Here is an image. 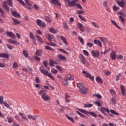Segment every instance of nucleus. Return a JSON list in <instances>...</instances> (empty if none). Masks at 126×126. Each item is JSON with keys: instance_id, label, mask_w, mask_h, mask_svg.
<instances>
[{"instance_id": "60", "label": "nucleus", "mask_w": 126, "mask_h": 126, "mask_svg": "<svg viewBox=\"0 0 126 126\" xmlns=\"http://www.w3.org/2000/svg\"><path fill=\"white\" fill-rule=\"evenodd\" d=\"M63 24L64 28H65V29H66V30H68V27L67 26V24H66V23L64 22Z\"/></svg>"}, {"instance_id": "50", "label": "nucleus", "mask_w": 126, "mask_h": 126, "mask_svg": "<svg viewBox=\"0 0 126 126\" xmlns=\"http://www.w3.org/2000/svg\"><path fill=\"white\" fill-rule=\"evenodd\" d=\"M87 46L88 47H89V48H92V47H93L94 46V44L92 43L87 42Z\"/></svg>"}, {"instance_id": "4", "label": "nucleus", "mask_w": 126, "mask_h": 126, "mask_svg": "<svg viewBox=\"0 0 126 126\" xmlns=\"http://www.w3.org/2000/svg\"><path fill=\"white\" fill-rule=\"evenodd\" d=\"M36 24L41 28H44V27L46 26V24H45V23H44L43 22H42V21L40 19L37 20Z\"/></svg>"}, {"instance_id": "10", "label": "nucleus", "mask_w": 126, "mask_h": 126, "mask_svg": "<svg viewBox=\"0 0 126 126\" xmlns=\"http://www.w3.org/2000/svg\"><path fill=\"white\" fill-rule=\"evenodd\" d=\"M6 35L8 37H10L12 39H14V38H15V34H14V33H12V32H6Z\"/></svg>"}, {"instance_id": "45", "label": "nucleus", "mask_w": 126, "mask_h": 126, "mask_svg": "<svg viewBox=\"0 0 126 126\" xmlns=\"http://www.w3.org/2000/svg\"><path fill=\"white\" fill-rule=\"evenodd\" d=\"M96 81L97 82H99L100 83H103V81H102V79L101 78L99 77L98 76H97L96 78Z\"/></svg>"}, {"instance_id": "22", "label": "nucleus", "mask_w": 126, "mask_h": 126, "mask_svg": "<svg viewBox=\"0 0 126 126\" xmlns=\"http://www.w3.org/2000/svg\"><path fill=\"white\" fill-rule=\"evenodd\" d=\"M62 82L63 85L66 86L68 84V80L66 79H62Z\"/></svg>"}, {"instance_id": "59", "label": "nucleus", "mask_w": 126, "mask_h": 126, "mask_svg": "<svg viewBox=\"0 0 126 126\" xmlns=\"http://www.w3.org/2000/svg\"><path fill=\"white\" fill-rule=\"evenodd\" d=\"M94 103V104H96V105L99 107H102V104L100 101H95Z\"/></svg>"}, {"instance_id": "2", "label": "nucleus", "mask_w": 126, "mask_h": 126, "mask_svg": "<svg viewBox=\"0 0 126 126\" xmlns=\"http://www.w3.org/2000/svg\"><path fill=\"white\" fill-rule=\"evenodd\" d=\"M78 110L81 112V113H83V114H85V115H87V116H92V117H94V118H96L97 117V114L95 113L94 112H91V111H88L84 109H79Z\"/></svg>"}, {"instance_id": "7", "label": "nucleus", "mask_w": 126, "mask_h": 126, "mask_svg": "<svg viewBox=\"0 0 126 126\" xmlns=\"http://www.w3.org/2000/svg\"><path fill=\"white\" fill-rule=\"evenodd\" d=\"M100 111L102 112V113L105 115V116L107 115V113H106H106H108V114L110 113V110H109V109L106 108L105 107H101L100 108Z\"/></svg>"}, {"instance_id": "28", "label": "nucleus", "mask_w": 126, "mask_h": 126, "mask_svg": "<svg viewBox=\"0 0 126 126\" xmlns=\"http://www.w3.org/2000/svg\"><path fill=\"white\" fill-rule=\"evenodd\" d=\"M49 65L50 66H54L55 65V64H57V62L54 61L52 60H50L49 61Z\"/></svg>"}, {"instance_id": "58", "label": "nucleus", "mask_w": 126, "mask_h": 126, "mask_svg": "<svg viewBox=\"0 0 126 126\" xmlns=\"http://www.w3.org/2000/svg\"><path fill=\"white\" fill-rule=\"evenodd\" d=\"M99 39H100V40L101 41V42H103V43H105V42H106V38L105 37H99Z\"/></svg>"}, {"instance_id": "16", "label": "nucleus", "mask_w": 126, "mask_h": 126, "mask_svg": "<svg viewBox=\"0 0 126 126\" xmlns=\"http://www.w3.org/2000/svg\"><path fill=\"white\" fill-rule=\"evenodd\" d=\"M39 70L40 71H41V73H43V74H44V75H48V74H49V72H48V71H45L43 70V66H40L39 67Z\"/></svg>"}, {"instance_id": "47", "label": "nucleus", "mask_w": 126, "mask_h": 126, "mask_svg": "<svg viewBox=\"0 0 126 126\" xmlns=\"http://www.w3.org/2000/svg\"><path fill=\"white\" fill-rule=\"evenodd\" d=\"M76 113L78 114V115H79V116H81V118H85V115H84V114H83L82 113L79 112V111H76Z\"/></svg>"}, {"instance_id": "48", "label": "nucleus", "mask_w": 126, "mask_h": 126, "mask_svg": "<svg viewBox=\"0 0 126 126\" xmlns=\"http://www.w3.org/2000/svg\"><path fill=\"white\" fill-rule=\"evenodd\" d=\"M117 60H123V59H124V57L123 55L119 54L117 56Z\"/></svg>"}, {"instance_id": "49", "label": "nucleus", "mask_w": 126, "mask_h": 126, "mask_svg": "<svg viewBox=\"0 0 126 126\" xmlns=\"http://www.w3.org/2000/svg\"><path fill=\"white\" fill-rule=\"evenodd\" d=\"M93 96L97 97V98H98V99H102V96L99 94H94Z\"/></svg>"}, {"instance_id": "34", "label": "nucleus", "mask_w": 126, "mask_h": 126, "mask_svg": "<svg viewBox=\"0 0 126 126\" xmlns=\"http://www.w3.org/2000/svg\"><path fill=\"white\" fill-rule=\"evenodd\" d=\"M0 13H1L0 16L1 17H5L4 11H3V10H2V9H1V8H0Z\"/></svg>"}, {"instance_id": "32", "label": "nucleus", "mask_w": 126, "mask_h": 126, "mask_svg": "<svg viewBox=\"0 0 126 126\" xmlns=\"http://www.w3.org/2000/svg\"><path fill=\"white\" fill-rule=\"evenodd\" d=\"M60 39L61 40H62V41H63L64 44H65V45H67V43L66 42V39L65 38L64 36H60Z\"/></svg>"}, {"instance_id": "57", "label": "nucleus", "mask_w": 126, "mask_h": 126, "mask_svg": "<svg viewBox=\"0 0 126 126\" xmlns=\"http://www.w3.org/2000/svg\"><path fill=\"white\" fill-rule=\"evenodd\" d=\"M83 54L85 56H87V57H88L89 56V53H88V52H87V51L84 50L83 51Z\"/></svg>"}, {"instance_id": "43", "label": "nucleus", "mask_w": 126, "mask_h": 126, "mask_svg": "<svg viewBox=\"0 0 126 126\" xmlns=\"http://www.w3.org/2000/svg\"><path fill=\"white\" fill-rule=\"evenodd\" d=\"M78 39L79 40V41H80V43L82 44V45H84V40L83 39V38L79 36L78 37Z\"/></svg>"}, {"instance_id": "38", "label": "nucleus", "mask_w": 126, "mask_h": 126, "mask_svg": "<svg viewBox=\"0 0 126 126\" xmlns=\"http://www.w3.org/2000/svg\"><path fill=\"white\" fill-rule=\"evenodd\" d=\"M93 104L91 103H87L84 104V108H91V107H93Z\"/></svg>"}, {"instance_id": "36", "label": "nucleus", "mask_w": 126, "mask_h": 126, "mask_svg": "<svg viewBox=\"0 0 126 126\" xmlns=\"http://www.w3.org/2000/svg\"><path fill=\"white\" fill-rule=\"evenodd\" d=\"M82 91H83L84 93H81V94H86L87 93V91H88V89L86 87H84L83 89H82Z\"/></svg>"}, {"instance_id": "17", "label": "nucleus", "mask_w": 126, "mask_h": 126, "mask_svg": "<svg viewBox=\"0 0 126 126\" xmlns=\"http://www.w3.org/2000/svg\"><path fill=\"white\" fill-rule=\"evenodd\" d=\"M80 60H81V62L82 63H83V64H85L86 61H85V57H84V56L82 54L80 55Z\"/></svg>"}, {"instance_id": "18", "label": "nucleus", "mask_w": 126, "mask_h": 126, "mask_svg": "<svg viewBox=\"0 0 126 126\" xmlns=\"http://www.w3.org/2000/svg\"><path fill=\"white\" fill-rule=\"evenodd\" d=\"M23 54L24 55V56L26 57V58H27L29 60H31V58H30L29 54H28V52H27V51L23 50Z\"/></svg>"}, {"instance_id": "21", "label": "nucleus", "mask_w": 126, "mask_h": 126, "mask_svg": "<svg viewBox=\"0 0 126 126\" xmlns=\"http://www.w3.org/2000/svg\"><path fill=\"white\" fill-rule=\"evenodd\" d=\"M120 88L122 95H123V96H125V95H126V89H125V86L121 85Z\"/></svg>"}, {"instance_id": "12", "label": "nucleus", "mask_w": 126, "mask_h": 126, "mask_svg": "<svg viewBox=\"0 0 126 126\" xmlns=\"http://www.w3.org/2000/svg\"><path fill=\"white\" fill-rule=\"evenodd\" d=\"M77 25L79 30L81 31V32H84L85 29H84V27L83 26V25H82V24H81V23H78Z\"/></svg>"}, {"instance_id": "29", "label": "nucleus", "mask_w": 126, "mask_h": 126, "mask_svg": "<svg viewBox=\"0 0 126 126\" xmlns=\"http://www.w3.org/2000/svg\"><path fill=\"white\" fill-rule=\"evenodd\" d=\"M12 19L13 22H14V24H15V25H17V24H20V21L14 18H12Z\"/></svg>"}, {"instance_id": "54", "label": "nucleus", "mask_w": 126, "mask_h": 126, "mask_svg": "<svg viewBox=\"0 0 126 126\" xmlns=\"http://www.w3.org/2000/svg\"><path fill=\"white\" fill-rule=\"evenodd\" d=\"M118 14H119V15L123 16L124 17H126V14H125V13L123 12L122 11H119Z\"/></svg>"}, {"instance_id": "9", "label": "nucleus", "mask_w": 126, "mask_h": 126, "mask_svg": "<svg viewBox=\"0 0 126 126\" xmlns=\"http://www.w3.org/2000/svg\"><path fill=\"white\" fill-rule=\"evenodd\" d=\"M77 86L78 88H79V92H80V93H84V92H83V91H82V89H83V88L85 87L83 84L80 83H77Z\"/></svg>"}, {"instance_id": "13", "label": "nucleus", "mask_w": 126, "mask_h": 126, "mask_svg": "<svg viewBox=\"0 0 126 126\" xmlns=\"http://www.w3.org/2000/svg\"><path fill=\"white\" fill-rule=\"evenodd\" d=\"M45 37H46V38H47V39H48V41H49V42H52V41H53V39H54V38H55L54 35H53L51 34H48L45 35Z\"/></svg>"}, {"instance_id": "1", "label": "nucleus", "mask_w": 126, "mask_h": 126, "mask_svg": "<svg viewBox=\"0 0 126 126\" xmlns=\"http://www.w3.org/2000/svg\"><path fill=\"white\" fill-rule=\"evenodd\" d=\"M46 90L45 89H42L39 92L38 94L41 95V97L43 100H45V101H48L50 99V97L45 92Z\"/></svg>"}, {"instance_id": "14", "label": "nucleus", "mask_w": 126, "mask_h": 126, "mask_svg": "<svg viewBox=\"0 0 126 126\" xmlns=\"http://www.w3.org/2000/svg\"><path fill=\"white\" fill-rule=\"evenodd\" d=\"M8 43H10V44H12V45H16V46H17V45H20L19 42L15 40H13L12 39H9L8 40Z\"/></svg>"}, {"instance_id": "6", "label": "nucleus", "mask_w": 126, "mask_h": 126, "mask_svg": "<svg viewBox=\"0 0 126 126\" xmlns=\"http://www.w3.org/2000/svg\"><path fill=\"white\" fill-rule=\"evenodd\" d=\"M91 54H92V57L98 58L100 55V52H99V51L92 50Z\"/></svg>"}, {"instance_id": "41", "label": "nucleus", "mask_w": 126, "mask_h": 126, "mask_svg": "<svg viewBox=\"0 0 126 126\" xmlns=\"http://www.w3.org/2000/svg\"><path fill=\"white\" fill-rule=\"evenodd\" d=\"M29 35L31 39H32V40H35V36H34V34H33V32H30Z\"/></svg>"}, {"instance_id": "27", "label": "nucleus", "mask_w": 126, "mask_h": 126, "mask_svg": "<svg viewBox=\"0 0 126 126\" xmlns=\"http://www.w3.org/2000/svg\"><path fill=\"white\" fill-rule=\"evenodd\" d=\"M19 115H20V116H21V118L23 120H25V121L28 122V119H27V117L25 116V114H23L21 113H19Z\"/></svg>"}, {"instance_id": "56", "label": "nucleus", "mask_w": 126, "mask_h": 126, "mask_svg": "<svg viewBox=\"0 0 126 126\" xmlns=\"http://www.w3.org/2000/svg\"><path fill=\"white\" fill-rule=\"evenodd\" d=\"M58 70H56L55 69H51V72H52V73H53V74H56V73H58Z\"/></svg>"}, {"instance_id": "44", "label": "nucleus", "mask_w": 126, "mask_h": 126, "mask_svg": "<svg viewBox=\"0 0 126 126\" xmlns=\"http://www.w3.org/2000/svg\"><path fill=\"white\" fill-rule=\"evenodd\" d=\"M17 0V1H18V2H19V3L22 4V5H23V6H26V5L25 4V2H24L23 0Z\"/></svg>"}, {"instance_id": "51", "label": "nucleus", "mask_w": 126, "mask_h": 126, "mask_svg": "<svg viewBox=\"0 0 126 126\" xmlns=\"http://www.w3.org/2000/svg\"><path fill=\"white\" fill-rule=\"evenodd\" d=\"M122 73H120L116 76V81H119L120 80V77L121 76Z\"/></svg>"}, {"instance_id": "19", "label": "nucleus", "mask_w": 126, "mask_h": 126, "mask_svg": "<svg viewBox=\"0 0 126 126\" xmlns=\"http://www.w3.org/2000/svg\"><path fill=\"white\" fill-rule=\"evenodd\" d=\"M65 77L67 80H74V76L71 75L70 74H68L65 76Z\"/></svg>"}, {"instance_id": "33", "label": "nucleus", "mask_w": 126, "mask_h": 126, "mask_svg": "<svg viewBox=\"0 0 126 126\" xmlns=\"http://www.w3.org/2000/svg\"><path fill=\"white\" fill-rule=\"evenodd\" d=\"M58 51L59 52H61V53H63L64 54H65L66 55H69V53L68 52H66L64 49H63L62 48H60L58 49Z\"/></svg>"}, {"instance_id": "53", "label": "nucleus", "mask_w": 126, "mask_h": 126, "mask_svg": "<svg viewBox=\"0 0 126 126\" xmlns=\"http://www.w3.org/2000/svg\"><path fill=\"white\" fill-rule=\"evenodd\" d=\"M110 94H111V95H116V94L115 90H114L113 89H112L110 90Z\"/></svg>"}, {"instance_id": "46", "label": "nucleus", "mask_w": 126, "mask_h": 126, "mask_svg": "<svg viewBox=\"0 0 126 126\" xmlns=\"http://www.w3.org/2000/svg\"><path fill=\"white\" fill-rule=\"evenodd\" d=\"M36 37L37 39V41H38L39 43H43V40H42V39L39 35H36Z\"/></svg>"}, {"instance_id": "63", "label": "nucleus", "mask_w": 126, "mask_h": 126, "mask_svg": "<svg viewBox=\"0 0 126 126\" xmlns=\"http://www.w3.org/2000/svg\"><path fill=\"white\" fill-rule=\"evenodd\" d=\"M76 13H77V14H83V13H84V11L78 10L76 11Z\"/></svg>"}, {"instance_id": "31", "label": "nucleus", "mask_w": 126, "mask_h": 126, "mask_svg": "<svg viewBox=\"0 0 126 126\" xmlns=\"http://www.w3.org/2000/svg\"><path fill=\"white\" fill-rule=\"evenodd\" d=\"M66 118H67V120H68L70 122H71V123H74V120H73V118L69 117L68 115H65Z\"/></svg>"}, {"instance_id": "35", "label": "nucleus", "mask_w": 126, "mask_h": 126, "mask_svg": "<svg viewBox=\"0 0 126 126\" xmlns=\"http://www.w3.org/2000/svg\"><path fill=\"white\" fill-rule=\"evenodd\" d=\"M49 31L50 32H51V33H53V34H56V33L58 32V31H57V30L54 29V28H51L50 29Z\"/></svg>"}, {"instance_id": "20", "label": "nucleus", "mask_w": 126, "mask_h": 126, "mask_svg": "<svg viewBox=\"0 0 126 126\" xmlns=\"http://www.w3.org/2000/svg\"><path fill=\"white\" fill-rule=\"evenodd\" d=\"M9 56L6 53H0V58H3L4 59H8Z\"/></svg>"}, {"instance_id": "52", "label": "nucleus", "mask_w": 126, "mask_h": 126, "mask_svg": "<svg viewBox=\"0 0 126 126\" xmlns=\"http://www.w3.org/2000/svg\"><path fill=\"white\" fill-rule=\"evenodd\" d=\"M91 23L94 25V27H95V28H99V25H97V24H96V23H95L94 22H92Z\"/></svg>"}, {"instance_id": "55", "label": "nucleus", "mask_w": 126, "mask_h": 126, "mask_svg": "<svg viewBox=\"0 0 126 126\" xmlns=\"http://www.w3.org/2000/svg\"><path fill=\"white\" fill-rule=\"evenodd\" d=\"M47 76H48V77H49V78H51V79H52V80H54V79H55V77H54V76L52 75L51 73H48L47 74Z\"/></svg>"}, {"instance_id": "37", "label": "nucleus", "mask_w": 126, "mask_h": 126, "mask_svg": "<svg viewBox=\"0 0 126 126\" xmlns=\"http://www.w3.org/2000/svg\"><path fill=\"white\" fill-rule=\"evenodd\" d=\"M44 48L45 49V50H49V51H51V52L55 51L54 49L52 48L51 47L48 46H45L44 47Z\"/></svg>"}, {"instance_id": "11", "label": "nucleus", "mask_w": 126, "mask_h": 126, "mask_svg": "<svg viewBox=\"0 0 126 126\" xmlns=\"http://www.w3.org/2000/svg\"><path fill=\"white\" fill-rule=\"evenodd\" d=\"M2 6L5 10L9 11V7L7 5V2H6V1H4L3 2Z\"/></svg>"}, {"instance_id": "40", "label": "nucleus", "mask_w": 126, "mask_h": 126, "mask_svg": "<svg viewBox=\"0 0 126 126\" xmlns=\"http://www.w3.org/2000/svg\"><path fill=\"white\" fill-rule=\"evenodd\" d=\"M3 104V105H4V106L6 107V108H7L8 109H11V108L9 106V104L6 103V101H4Z\"/></svg>"}, {"instance_id": "30", "label": "nucleus", "mask_w": 126, "mask_h": 126, "mask_svg": "<svg viewBox=\"0 0 126 126\" xmlns=\"http://www.w3.org/2000/svg\"><path fill=\"white\" fill-rule=\"evenodd\" d=\"M7 1V4L8 3V5H9V6H10V7H13V2H12V0H6Z\"/></svg>"}, {"instance_id": "3", "label": "nucleus", "mask_w": 126, "mask_h": 126, "mask_svg": "<svg viewBox=\"0 0 126 126\" xmlns=\"http://www.w3.org/2000/svg\"><path fill=\"white\" fill-rule=\"evenodd\" d=\"M82 73H83V74H85V75H86V77H87V78H90V79L92 80V81H93V80H94V76H93L91 77V74L87 72V71L83 70Z\"/></svg>"}, {"instance_id": "42", "label": "nucleus", "mask_w": 126, "mask_h": 126, "mask_svg": "<svg viewBox=\"0 0 126 126\" xmlns=\"http://www.w3.org/2000/svg\"><path fill=\"white\" fill-rule=\"evenodd\" d=\"M78 17L81 20H82V21H84V22H86V19H85L84 17L82 16V15H79Z\"/></svg>"}, {"instance_id": "15", "label": "nucleus", "mask_w": 126, "mask_h": 126, "mask_svg": "<svg viewBox=\"0 0 126 126\" xmlns=\"http://www.w3.org/2000/svg\"><path fill=\"white\" fill-rule=\"evenodd\" d=\"M51 2L52 4L54 5H58V6H61V3L59 0H51Z\"/></svg>"}, {"instance_id": "8", "label": "nucleus", "mask_w": 126, "mask_h": 126, "mask_svg": "<svg viewBox=\"0 0 126 126\" xmlns=\"http://www.w3.org/2000/svg\"><path fill=\"white\" fill-rule=\"evenodd\" d=\"M110 58L113 61H115L117 58V53L115 51H112L110 53Z\"/></svg>"}, {"instance_id": "39", "label": "nucleus", "mask_w": 126, "mask_h": 126, "mask_svg": "<svg viewBox=\"0 0 126 126\" xmlns=\"http://www.w3.org/2000/svg\"><path fill=\"white\" fill-rule=\"evenodd\" d=\"M18 66L19 65L17 63L14 62V63H13L12 68L13 69L18 68Z\"/></svg>"}, {"instance_id": "64", "label": "nucleus", "mask_w": 126, "mask_h": 126, "mask_svg": "<svg viewBox=\"0 0 126 126\" xmlns=\"http://www.w3.org/2000/svg\"><path fill=\"white\" fill-rule=\"evenodd\" d=\"M45 20L47 22H51V19L48 16H46L45 17Z\"/></svg>"}, {"instance_id": "24", "label": "nucleus", "mask_w": 126, "mask_h": 126, "mask_svg": "<svg viewBox=\"0 0 126 126\" xmlns=\"http://www.w3.org/2000/svg\"><path fill=\"white\" fill-rule=\"evenodd\" d=\"M68 4L69 6L70 7H73V6H75L76 5V3L74 2V1H69V2L68 3Z\"/></svg>"}, {"instance_id": "5", "label": "nucleus", "mask_w": 126, "mask_h": 126, "mask_svg": "<svg viewBox=\"0 0 126 126\" xmlns=\"http://www.w3.org/2000/svg\"><path fill=\"white\" fill-rule=\"evenodd\" d=\"M117 3L119 5V6H120V7H125L126 4V0H122L121 1H117Z\"/></svg>"}, {"instance_id": "62", "label": "nucleus", "mask_w": 126, "mask_h": 126, "mask_svg": "<svg viewBox=\"0 0 126 126\" xmlns=\"http://www.w3.org/2000/svg\"><path fill=\"white\" fill-rule=\"evenodd\" d=\"M75 6H77V7H78V8H79L80 9H83L82 6L79 3L76 4Z\"/></svg>"}, {"instance_id": "25", "label": "nucleus", "mask_w": 126, "mask_h": 126, "mask_svg": "<svg viewBox=\"0 0 126 126\" xmlns=\"http://www.w3.org/2000/svg\"><path fill=\"white\" fill-rule=\"evenodd\" d=\"M58 59L60 60V61H66V58L63 55H58Z\"/></svg>"}, {"instance_id": "61", "label": "nucleus", "mask_w": 126, "mask_h": 126, "mask_svg": "<svg viewBox=\"0 0 126 126\" xmlns=\"http://www.w3.org/2000/svg\"><path fill=\"white\" fill-rule=\"evenodd\" d=\"M0 104H3V96H0Z\"/></svg>"}, {"instance_id": "26", "label": "nucleus", "mask_w": 126, "mask_h": 126, "mask_svg": "<svg viewBox=\"0 0 126 126\" xmlns=\"http://www.w3.org/2000/svg\"><path fill=\"white\" fill-rule=\"evenodd\" d=\"M42 54H43V51L42 50H36L35 53V56H42Z\"/></svg>"}, {"instance_id": "23", "label": "nucleus", "mask_w": 126, "mask_h": 126, "mask_svg": "<svg viewBox=\"0 0 126 126\" xmlns=\"http://www.w3.org/2000/svg\"><path fill=\"white\" fill-rule=\"evenodd\" d=\"M12 14L15 17H17L18 18H19V17H20V15L16 11H13L12 12Z\"/></svg>"}]
</instances>
